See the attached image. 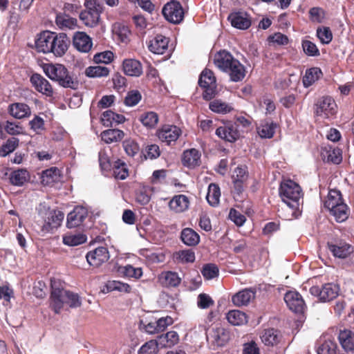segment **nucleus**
<instances>
[{
  "label": "nucleus",
  "instance_id": "obj_1",
  "mask_svg": "<svg viewBox=\"0 0 354 354\" xmlns=\"http://www.w3.org/2000/svg\"><path fill=\"white\" fill-rule=\"evenodd\" d=\"M50 286V306L55 313H59L64 304L73 308H78L82 305V300L78 294L66 290L64 283L60 279H52Z\"/></svg>",
  "mask_w": 354,
  "mask_h": 354
},
{
  "label": "nucleus",
  "instance_id": "obj_2",
  "mask_svg": "<svg viewBox=\"0 0 354 354\" xmlns=\"http://www.w3.org/2000/svg\"><path fill=\"white\" fill-rule=\"evenodd\" d=\"M44 70L50 80L57 82L61 86L72 89L77 88L78 82L71 75L64 65L49 64L44 66Z\"/></svg>",
  "mask_w": 354,
  "mask_h": 354
},
{
  "label": "nucleus",
  "instance_id": "obj_3",
  "mask_svg": "<svg viewBox=\"0 0 354 354\" xmlns=\"http://www.w3.org/2000/svg\"><path fill=\"white\" fill-rule=\"evenodd\" d=\"M39 215L43 218L44 223L40 227L42 235L52 233L54 229L61 225L64 218V214L55 209H50L44 205H40L38 209Z\"/></svg>",
  "mask_w": 354,
  "mask_h": 354
},
{
  "label": "nucleus",
  "instance_id": "obj_4",
  "mask_svg": "<svg viewBox=\"0 0 354 354\" xmlns=\"http://www.w3.org/2000/svg\"><path fill=\"white\" fill-rule=\"evenodd\" d=\"M279 195L283 202L290 208L299 209L301 189L297 183L291 180L282 182L279 187Z\"/></svg>",
  "mask_w": 354,
  "mask_h": 354
},
{
  "label": "nucleus",
  "instance_id": "obj_5",
  "mask_svg": "<svg viewBox=\"0 0 354 354\" xmlns=\"http://www.w3.org/2000/svg\"><path fill=\"white\" fill-rule=\"evenodd\" d=\"M85 10L80 14V19L88 27L96 26L100 21V15L104 10V6L100 0H85Z\"/></svg>",
  "mask_w": 354,
  "mask_h": 354
},
{
  "label": "nucleus",
  "instance_id": "obj_6",
  "mask_svg": "<svg viewBox=\"0 0 354 354\" xmlns=\"http://www.w3.org/2000/svg\"><path fill=\"white\" fill-rule=\"evenodd\" d=\"M198 84L204 88L203 97L205 100H210L214 97L216 93V82L212 71L206 68L202 71Z\"/></svg>",
  "mask_w": 354,
  "mask_h": 354
},
{
  "label": "nucleus",
  "instance_id": "obj_7",
  "mask_svg": "<svg viewBox=\"0 0 354 354\" xmlns=\"http://www.w3.org/2000/svg\"><path fill=\"white\" fill-rule=\"evenodd\" d=\"M310 293L318 297L323 301H330L336 298L339 294V288L337 284L328 283L323 285L322 288L315 286L310 288Z\"/></svg>",
  "mask_w": 354,
  "mask_h": 354
},
{
  "label": "nucleus",
  "instance_id": "obj_8",
  "mask_svg": "<svg viewBox=\"0 0 354 354\" xmlns=\"http://www.w3.org/2000/svg\"><path fill=\"white\" fill-rule=\"evenodd\" d=\"M337 112V104L334 100L328 96L319 99L315 104V113L317 115L325 118L333 116Z\"/></svg>",
  "mask_w": 354,
  "mask_h": 354
},
{
  "label": "nucleus",
  "instance_id": "obj_9",
  "mask_svg": "<svg viewBox=\"0 0 354 354\" xmlns=\"http://www.w3.org/2000/svg\"><path fill=\"white\" fill-rule=\"evenodd\" d=\"M162 12L167 21L174 24L180 23L184 17V12L181 4L176 1L165 4Z\"/></svg>",
  "mask_w": 354,
  "mask_h": 354
},
{
  "label": "nucleus",
  "instance_id": "obj_10",
  "mask_svg": "<svg viewBox=\"0 0 354 354\" xmlns=\"http://www.w3.org/2000/svg\"><path fill=\"white\" fill-rule=\"evenodd\" d=\"M156 134L160 140L169 145L177 140L181 134V130L175 125L166 124L162 126Z\"/></svg>",
  "mask_w": 354,
  "mask_h": 354
},
{
  "label": "nucleus",
  "instance_id": "obj_11",
  "mask_svg": "<svg viewBox=\"0 0 354 354\" xmlns=\"http://www.w3.org/2000/svg\"><path fill=\"white\" fill-rule=\"evenodd\" d=\"M109 252L105 247H98L86 254V258L88 264L93 267H98L106 262L109 259Z\"/></svg>",
  "mask_w": 354,
  "mask_h": 354
},
{
  "label": "nucleus",
  "instance_id": "obj_12",
  "mask_svg": "<svg viewBox=\"0 0 354 354\" xmlns=\"http://www.w3.org/2000/svg\"><path fill=\"white\" fill-rule=\"evenodd\" d=\"M69 43L70 41L66 34H57L55 32L50 48V53H53L57 57H61L67 51Z\"/></svg>",
  "mask_w": 354,
  "mask_h": 354
},
{
  "label": "nucleus",
  "instance_id": "obj_13",
  "mask_svg": "<svg viewBox=\"0 0 354 354\" xmlns=\"http://www.w3.org/2000/svg\"><path fill=\"white\" fill-rule=\"evenodd\" d=\"M284 301L288 307L296 313L303 312L305 307V302L301 295L296 291H288L285 294Z\"/></svg>",
  "mask_w": 354,
  "mask_h": 354
},
{
  "label": "nucleus",
  "instance_id": "obj_14",
  "mask_svg": "<svg viewBox=\"0 0 354 354\" xmlns=\"http://www.w3.org/2000/svg\"><path fill=\"white\" fill-rule=\"evenodd\" d=\"M88 216V210L82 206H77L67 216L66 225L73 228L80 225Z\"/></svg>",
  "mask_w": 354,
  "mask_h": 354
},
{
  "label": "nucleus",
  "instance_id": "obj_15",
  "mask_svg": "<svg viewBox=\"0 0 354 354\" xmlns=\"http://www.w3.org/2000/svg\"><path fill=\"white\" fill-rule=\"evenodd\" d=\"M30 82L38 92L48 97L53 95V89L50 82L41 75L33 74L30 77Z\"/></svg>",
  "mask_w": 354,
  "mask_h": 354
},
{
  "label": "nucleus",
  "instance_id": "obj_16",
  "mask_svg": "<svg viewBox=\"0 0 354 354\" xmlns=\"http://www.w3.org/2000/svg\"><path fill=\"white\" fill-rule=\"evenodd\" d=\"M216 134L220 138L233 142L239 138V131L236 124H229L217 128Z\"/></svg>",
  "mask_w": 354,
  "mask_h": 354
},
{
  "label": "nucleus",
  "instance_id": "obj_17",
  "mask_svg": "<svg viewBox=\"0 0 354 354\" xmlns=\"http://www.w3.org/2000/svg\"><path fill=\"white\" fill-rule=\"evenodd\" d=\"M321 156L324 161L333 164H339L342 160L341 149L329 145L322 147Z\"/></svg>",
  "mask_w": 354,
  "mask_h": 354
},
{
  "label": "nucleus",
  "instance_id": "obj_18",
  "mask_svg": "<svg viewBox=\"0 0 354 354\" xmlns=\"http://www.w3.org/2000/svg\"><path fill=\"white\" fill-rule=\"evenodd\" d=\"M55 32L46 30L39 34L35 41V47L38 52L49 53Z\"/></svg>",
  "mask_w": 354,
  "mask_h": 354
},
{
  "label": "nucleus",
  "instance_id": "obj_19",
  "mask_svg": "<svg viewBox=\"0 0 354 354\" xmlns=\"http://www.w3.org/2000/svg\"><path fill=\"white\" fill-rule=\"evenodd\" d=\"M73 44L77 50L82 53H88L93 46L91 38L84 32L75 33Z\"/></svg>",
  "mask_w": 354,
  "mask_h": 354
},
{
  "label": "nucleus",
  "instance_id": "obj_20",
  "mask_svg": "<svg viewBox=\"0 0 354 354\" xmlns=\"http://www.w3.org/2000/svg\"><path fill=\"white\" fill-rule=\"evenodd\" d=\"M169 38L162 35H157L150 40L148 48L154 54L162 55L167 50Z\"/></svg>",
  "mask_w": 354,
  "mask_h": 354
},
{
  "label": "nucleus",
  "instance_id": "obj_21",
  "mask_svg": "<svg viewBox=\"0 0 354 354\" xmlns=\"http://www.w3.org/2000/svg\"><path fill=\"white\" fill-rule=\"evenodd\" d=\"M225 72L228 74L232 82H237L244 79L246 71L245 66L235 59Z\"/></svg>",
  "mask_w": 354,
  "mask_h": 354
},
{
  "label": "nucleus",
  "instance_id": "obj_22",
  "mask_svg": "<svg viewBox=\"0 0 354 354\" xmlns=\"http://www.w3.org/2000/svg\"><path fill=\"white\" fill-rule=\"evenodd\" d=\"M227 19L230 21L232 26L238 29L245 30L251 25L250 19L245 12H232L228 16Z\"/></svg>",
  "mask_w": 354,
  "mask_h": 354
},
{
  "label": "nucleus",
  "instance_id": "obj_23",
  "mask_svg": "<svg viewBox=\"0 0 354 354\" xmlns=\"http://www.w3.org/2000/svg\"><path fill=\"white\" fill-rule=\"evenodd\" d=\"M328 248L334 257L344 259L353 252L352 247L345 242L328 243Z\"/></svg>",
  "mask_w": 354,
  "mask_h": 354
},
{
  "label": "nucleus",
  "instance_id": "obj_24",
  "mask_svg": "<svg viewBox=\"0 0 354 354\" xmlns=\"http://www.w3.org/2000/svg\"><path fill=\"white\" fill-rule=\"evenodd\" d=\"M122 68L125 75L139 77L142 74V64L135 59H125L122 62Z\"/></svg>",
  "mask_w": 354,
  "mask_h": 354
},
{
  "label": "nucleus",
  "instance_id": "obj_25",
  "mask_svg": "<svg viewBox=\"0 0 354 354\" xmlns=\"http://www.w3.org/2000/svg\"><path fill=\"white\" fill-rule=\"evenodd\" d=\"M254 297L255 291L245 288L233 295L232 301L236 306H247Z\"/></svg>",
  "mask_w": 354,
  "mask_h": 354
},
{
  "label": "nucleus",
  "instance_id": "obj_26",
  "mask_svg": "<svg viewBox=\"0 0 354 354\" xmlns=\"http://www.w3.org/2000/svg\"><path fill=\"white\" fill-rule=\"evenodd\" d=\"M189 198L183 194L174 196L169 203V208L176 213H181L188 209L189 206Z\"/></svg>",
  "mask_w": 354,
  "mask_h": 354
},
{
  "label": "nucleus",
  "instance_id": "obj_27",
  "mask_svg": "<svg viewBox=\"0 0 354 354\" xmlns=\"http://www.w3.org/2000/svg\"><path fill=\"white\" fill-rule=\"evenodd\" d=\"M235 58L227 51L221 50L214 55V64L222 71L225 72Z\"/></svg>",
  "mask_w": 354,
  "mask_h": 354
},
{
  "label": "nucleus",
  "instance_id": "obj_28",
  "mask_svg": "<svg viewBox=\"0 0 354 354\" xmlns=\"http://www.w3.org/2000/svg\"><path fill=\"white\" fill-rule=\"evenodd\" d=\"M201 153L196 149L185 150L182 157V163L185 167L194 168L200 165Z\"/></svg>",
  "mask_w": 354,
  "mask_h": 354
},
{
  "label": "nucleus",
  "instance_id": "obj_29",
  "mask_svg": "<svg viewBox=\"0 0 354 354\" xmlns=\"http://www.w3.org/2000/svg\"><path fill=\"white\" fill-rule=\"evenodd\" d=\"M102 122L106 127H113L124 122V115L115 113L111 110L104 111L102 115Z\"/></svg>",
  "mask_w": 354,
  "mask_h": 354
},
{
  "label": "nucleus",
  "instance_id": "obj_30",
  "mask_svg": "<svg viewBox=\"0 0 354 354\" xmlns=\"http://www.w3.org/2000/svg\"><path fill=\"white\" fill-rule=\"evenodd\" d=\"M9 113L17 119L28 117L30 115V107L24 103H14L9 106Z\"/></svg>",
  "mask_w": 354,
  "mask_h": 354
},
{
  "label": "nucleus",
  "instance_id": "obj_31",
  "mask_svg": "<svg viewBox=\"0 0 354 354\" xmlns=\"http://www.w3.org/2000/svg\"><path fill=\"white\" fill-rule=\"evenodd\" d=\"M339 340L345 351H354V332L350 330H341L339 334Z\"/></svg>",
  "mask_w": 354,
  "mask_h": 354
},
{
  "label": "nucleus",
  "instance_id": "obj_32",
  "mask_svg": "<svg viewBox=\"0 0 354 354\" xmlns=\"http://www.w3.org/2000/svg\"><path fill=\"white\" fill-rule=\"evenodd\" d=\"M55 22L62 30H71L77 26V19L68 15L59 13L57 15Z\"/></svg>",
  "mask_w": 354,
  "mask_h": 354
},
{
  "label": "nucleus",
  "instance_id": "obj_33",
  "mask_svg": "<svg viewBox=\"0 0 354 354\" xmlns=\"http://www.w3.org/2000/svg\"><path fill=\"white\" fill-rule=\"evenodd\" d=\"M180 239L183 243L189 246H195L200 241V236L193 229L187 227L182 230Z\"/></svg>",
  "mask_w": 354,
  "mask_h": 354
},
{
  "label": "nucleus",
  "instance_id": "obj_34",
  "mask_svg": "<svg viewBox=\"0 0 354 354\" xmlns=\"http://www.w3.org/2000/svg\"><path fill=\"white\" fill-rule=\"evenodd\" d=\"M322 75V72L319 68L313 67L307 69L302 80L304 87L307 88L310 86L318 80Z\"/></svg>",
  "mask_w": 354,
  "mask_h": 354
},
{
  "label": "nucleus",
  "instance_id": "obj_35",
  "mask_svg": "<svg viewBox=\"0 0 354 354\" xmlns=\"http://www.w3.org/2000/svg\"><path fill=\"white\" fill-rule=\"evenodd\" d=\"M178 335L176 331L171 330L165 335L158 337V342L160 347H171L178 342Z\"/></svg>",
  "mask_w": 354,
  "mask_h": 354
},
{
  "label": "nucleus",
  "instance_id": "obj_36",
  "mask_svg": "<svg viewBox=\"0 0 354 354\" xmlns=\"http://www.w3.org/2000/svg\"><path fill=\"white\" fill-rule=\"evenodd\" d=\"M207 338L208 341H211L215 346H223L227 342L228 336L223 329L218 328L207 335Z\"/></svg>",
  "mask_w": 354,
  "mask_h": 354
},
{
  "label": "nucleus",
  "instance_id": "obj_37",
  "mask_svg": "<svg viewBox=\"0 0 354 354\" xmlns=\"http://www.w3.org/2000/svg\"><path fill=\"white\" fill-rule=\"evenodd\" d=\"M261 341L268 346H274L277 344L280 341L279 332L274 328H268L264 330L261 336Z\"/></svg>",
  "mask_w": 354,
  "mask_h": 354
},
{
  "label": "nucleus",
  "instance_id": "obj_38",
  "mask_svg": "<svg viewBox=\"0 0 354 354\" xmlns=\"http://www.w3.org/2000/svg\"><path fill=\"white\" fill-rule=\"evenodd\" d=\"M124 132L117 129L105 130L101 133V138L106 143L119 142L124 138Z\"/></svg>",
  "mask_w": 354,
  "mask_h": 354
},
{
  "label": "nucleus",
  "instance_id": "obj_39",
  "mask_svg": "<svg viewBox=\"0 0 354 354\" xmlns=\"http://www.w3.org/2000/svg\"><path fill=\"white\" fill-rule=\"evenodd\" d=\"M226 318L234 326H240L248 322L246 314L239 310H230L227 313Z\"/></svg>",
  "mask_w": 354,
  "mask_h": 354
},
{
  "label": "nucleus",
  "instance_id": "obj_40",
  "mask_svg": "<svg viewBox=\"0 0 354 354\" xmlns=\"http://www.w3.org/2000/svg\"><path fill=\"white\" fill-rule=\"evenodd\" d=\"M30 178L29 174L26 169L13 171L9 177L11 184L16 186H21Z\"/></svg>",
  "mask_w": 354,
  "mask_h": 354
},
{
  "label": "nucleus",
  "instance_id": "obj_41",
  "mask_svg": "<svg viewBox=\"0 0 354 354\" xmlns=\"http://www.w3.org/2000/svg\"><path fill=\"white\" fill-rule=\"evenodd\" d=\"M221 197V191L218 185L214 183H211L208 187L206 199L208 203L212 206L216 207L219 204Z\"/></svg>",
  "mask_w": 354,
  "mask_h": 354
},
{
  "label": "nucleus",
  "instance_id": "obj_42",
  "mask_svg": "<svg viewBox=\"0 0 354 354\" xmlns=\"http://www.w3.org/2000/svg\"><path fill=\"white\" fill-rule=\"evenodd\" d=\"M153 187L150 186H143L140 187L136 192V201L142 205H147L151 200V196L153 192Z\"/></svg>",
  "mask_w": 354,
  "mask_h": 354
},
{
  "label": "nucleus",
  "instance_id": "obj_43",
  "mask_svg": "<svg viewBox=\"0 0 354 354\" xmlns=\"http://www.w3.org/2000/svg\"><path fill=\"white\" fill-rule=\"evenodd\" d=\"M337 344L331 339L320 340L317 348V354H337Z\"/></svg>",
  "mask_w": 354,
  "mask_h": 354
},
{
  "label": "nucleus",
  "instance_id": "obj_44",
  "mask_svg": "<svg viewBox=\"0 0 354 354\" xmlns=\"http://www.w3.org/2000/svg\"><path fill=\"white\" fill-rule=\"evenodd\" d=\"M174 259L177 263H188L195 261V253L190 249L176 252L173 255Z\"/></svg>",
  "mask_w": 354,
  "mask_h": 354
},
{
  "label": "nucleus",
  "instance_id": "obj_45",
  "mask_svg": "<svg viewBox=\"0 0 354 354\" xmlns=\"http://www.w3.org/2000/svg\"><path fill=\"white\" fill-rule=\"evenodd\" d=\"M209 109L216 113L226 114L233 110L231 104L223 102L220 100H214L209 104Z\"/></svg>",
  "mask_w": 354,
  "mask_h": 354
},
{
  "label": "nucleus",
  "instance_id": "obj_46",
  "mask_svg": "<svg viewBox=\"0 0 354 354\" xmlns=\"http://www.w3.org/2000/svg\"><path fill=\"white\" fill-rule=\"evenodd\" d=\"M86 236L82 233H68L63 236V243L68 246H76L86 241Z\"/></svg>",
  "mask_w": 354,
  "mask_h": 354
},
{
  "label": "nucleus",
  "instance_id": "obj_47",
  "mask_svg": "<svg viewBox=\"0 0 354 354\" xmlns=\"http://www.w3.org/2000/svg\"><path fill=\"white\" fill-rule=\"evenodd\" d=\"M343 203L341 192L337 189H330L324 203V206L327 209L334 208Z\"/></svg>",
  "mask_w": 354,
  "mask_h": 354
},
{
  "label": "nucleus",
  "instance_id": "obj_48",
  "mask_svg": "<svg viewBox=\"0 0 354 354\" xmlns=\"http://www.w3.org/2000/svg\"><path fill=\"white\" fill-rule=\"evenodd\" d=\"M337 222L342 223L348 218V207L343 203L334 208L328 209Z\"/></svg>",
  "mask_w": 354,
  "mask_h": 354
},
{
  "label": "nucleus",
  "instance_id": "obj_49",
  "mask_svg": "<svg viewBox=\"0 0 354 354\" xmlns=\"http://www.w3.org/2000/svg\"><path fill=\"white\" fill-rule=\"evenodd\" d=\"M162 285L168 287H176L180 283V278L174 272H167L162 273L160 277Z\"/></svg>",
  "mask_w": 354,
  "mask_h": 354
},
{
  "label": "nucleus",
  "instance_id": "obj_50",
  "mask_svg": "<svg viewBox=\"0 0 354 354\" xmlns=\"http://www.w3.org/2000/svg\"><path fill=\"white\" fill-rule=\"evenodd\" d=\"M109 73V68L102 66H89L85 70V75L93 78L107 77Z\"/></svg>",
  "mask_w": 354,
  "mask_h": 354
},
{
  "label": "nucleus",
  "instance_id": "obj_51",
  "mask_svg": "<svg viewBox=\"0 0 354 354\" xmlns=\"http://www.w3.org/2000/svg\"><path fill=\"white\" fill-rule=\"evenodd\" d=\"M59 177V171L56 167H52L42 171L41 182L44 185H50L58 180Z\"/></svg>",
  "mask_w": 354,
  "mask_h": 354
},
{
  "label": "nucleus",
  "instance_id": "obj_52",
  "mask_svg": "<svg viewBox=\"0 0 354 354\" xmlns=\"http://www.w3.org/2000/svg\"><path fill=\"white\" fill-rule=\"evenodd\" d=\"M129 175L126 165L120 160L114 163L113 167V176L116 179L124 180Z\"/></svg>",
  "mask_w": 354,
  "mask_h": 354
},
{
  "label": "nucleus",
  "instance_id": "obj_53",
  "mask_svg": "<svg viewBox=\"0 0 354 354\" xmlns=\"http://www.w3.org/2000/svg\"><path fill=\"white\" fill-rule=\"evenodd\" d=\"M142 124L147 128H153L158 122V116L155 112H147L140 116Z\"/></svg>",
  "mask_w": 354,
  "mask_h": 354
},
{
  "label": "nucleus",
  "instance_id": "obj_54",
  "mask_svg": "<svg viewBox=\"0 0 354 354\" xmlns=\"http://www.w3.org/2000/svg\"><path fill=\"white\" fill-rule=\"evenodd\" d=\"M140 254L145 257L149 263H159L164 261L165 257L162 254L154 252L149 249H142L140 250Z\"/></svg>",
  "mask_w": 354,
  "mask_h": 354
},
{
  "label": "nucleus",
  "instance_id": "obj_55",
  "mask_svg": "<svg viewBox=\"0 0 354 354\" xmlns=\"http://www.w3.org/2000/svg\"><path fill=\"white\" fill-rule=\"evenodd\" d=\"M19 145V139L16 138H9L0 148V156L5 157L12 153Z\"/></svg>",
  "mask_w": 354,
  "mask_h": 354
},
{
  "label": "nucleus",
  "instance_id": "obj_56",
  "mask_svg": "<svg viewBox=\"0 0 354 354\" xmlns=\"http://www.w3.org/2000/svg\"><path fill=\"white\" fill-rule=\"evenodd\" d=\"M218 268L214 263L205 264L202 270L201 273L205 279H212L218 275Z\"/></svg>",
  "mask_w": 354,
  "mask_h": 354
},
{
  "label": "nucleus",
  "instance_id": "obj_57",
  "mask_svg": "<svg viewBox=\"0 0 354 354\" xmlns=\"http://www.w3.org/2000/svg\"><path fill=\"white\" fill-rule=\"evenodd\" d=\"M159 344L157 340H150L143 344L138 351V354H156Z\"/></svg>",
  "mask_w": 354,
  "mask_h": 354
},
{
  "label": "nucleus",
  "instance_id": "obj_58",
  "mask_svg": "<svg viewBox=\"0 0 354 354\" xmlns=\"http://www.w3.org/2000/svg\"><path fill=\"white\" fill-rule=\"evenodd\" d=\"M275 124L273 123H266L261 124L258 129V133L261 138H271L274 133Z\"/></svg>",
  "mask_w": 354,
  "mask_h": 354
},
{
  "label": "nucleus",
  "instance_id": "obj_59",
  "mask_svg": "<svg viewBox=\"0 0 354 354\" xmlns=\"http://www.w3.org/2000/svg\"><path fill=\"white\" fill-rule=\"evenodd\" d=\"M301 45L304 52L308 56L317 57L319 55V50L313 42L309 40H304Z\"/></svg>",
  "mask_w": 354,
  "mask_h": 354
},
{
  "label": "nucleus",
  "instance_id": "obj_60",
  "mask_svg": "<svg viewBox=\"0 0 354 354\" xmlns=\"http://www.w3.org/2000/svg\"><path fill=\"white\" fill-rule=\"evenodd\" d=\"M121 272L127 277L139 279L142 275L141 268H135L131 265H127L121 268Z\"/></svg>",
  "mask_w": 354,
  "mask_h": 354
},
{
  "label": "nucleus",
  "instance_id": "obj_61",
  "mask_svg": "<svg viewBox=\"0 0 354 354\" xmlns=\"http://www.w3.org/2000/svg\"><path fill=\"white\" fill-rule=\"evenodd\" d=\"M317 36L322 44H328L333 39L331 30L328 27L319 28L317 30Z\"/></svg>",
  "mask_w": 354,
  "mask_h": 354
},
{
  "label": "nucleus",
  "instance_id": "obj_62",
  "mask_svg": "<svg viewBox=\"0 0 354 354\" xmlns=\"http://www.w3.org/2000/svg\"><path fill=\"white\" fill-rule=\"evenodd\" d=\"M113 53L111 51L106 50L95 54L93 57V61L97 64H109L113 61Z\"/></svg>",
  "mask_w": 354,
  "mask_h": 354
},
{
  "label": "nucleus",
  "instance_id": "obj_63",
  "mask_svg": "<svg viewBox=\"0 0 354 354\" xmlns=\"http://www.w3.org/2000/svg\"><path fill=\"white\" fill-rule=\"evenodd\" d=\"M123 147L126 153L131 157H133L140 151L138 145L135 141L131 140H125L123 142Z\"/></svg>",
  "mask_w": 354,
  "mask_h": 354
},
{
  "label": "nucleus",
  "instance_id": "obj_64",
  "mask_svg": "<svg viewBox=\"0 0 354 354\" xmlns=\"http://www.w3.org/2000/svg\"><path fill=\"white\" fill-rule=\"evenodd\" d=\"M141 100V94L138 91L129 92L124 99V104L128 106L136 105Z\"/></svg>",
  "mask_w": 354,
  "mask_h": 354
}]
</instances>
